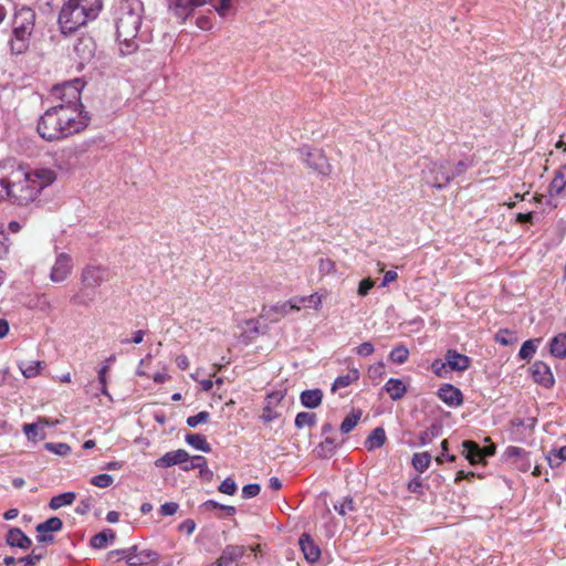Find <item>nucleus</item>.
<instances>
[{
	"mask_svg": "<svg viewBox=\"0 0 566 566\" xmlns=\"http://www.w3.org/2000/svg\"><path fill=\"white\" fill-rule=\"evenodd\" d=\"M102 0H67L61 8L57 24L64 35L95 20L102 10Z\"/></svg>",
	"mask_w": 566,
	"mask_h": 566,
	"instance_id": "obj_4",
	"label": "nucleus"
},
{
	"mask_svg": "<svg viewBox=\"0 0 566 566\" xmlns=\"http://www.w3.org/2000/svg\"><path fill=\"white\" fill-rule=\"evenodd\" d=\"M525 454H526V451L520 447L511 446V447H507L505 450V455L507 458H520Z\"/></svg>",
	"mask_w": 566,
	"mask_h": 566,
	"instance_id": "obj_63",
	"label": "nucleus"
},
{
	"mask_svg": "<svg viewBox=\"0 0 566 566\" xmlns=\"http://www.w3.org/2000/svg\"><path fill=\"white\" fill-rule=\"evenodd\" d=\"M375 352L374 345L370 342H364L355 348L358 356L367 357Z\"/></svg>",
	"mask_w": 566,
	"mask_h": 566,
	"instance_id": "obj_57",
	"label": "nucleus"
},
{
	"mask_svg": "<svg viewBox=\"0 0 566 566\" xmlns=\"http://www.w3.org/2000/svg\"><path fill=\"white\" fill-rule=\"evenodd\" d=\"M359 377L360 373L357 368H349L346 375H340L334 380L331 388L332 392H336L339 389L350 386L352 384L356 382L359 379Z\"/></svg>",
	"mask_w": 566,
	"mask_h": 566,
	"instance_id": "obj_23",
	"label": "nucleus"
},
{
	"mask_svg": "<svg viewBox=\"0 0 566 566\" xmlns=\"http://www.w3.org/2000/svg\"><path fill=\"white\" fill-rule=\"evenodd\" d=\"M207 0H172L170 9L181 19H186L196 8L206 3Z\"/></svg>",
	"mask_w": 566,
	"mask_h": 566,
	"instance_id": "obj_18",
	"label": "nucleus"
},
{
	"mask_svg": "<svg viewBox=\"0 0 566 566\" xmlns=\"http://www.w3.org/2000/svg\"><path fill=\"white\" fill-rule=\"evenodd\" d=\"M44 448L57 455H66L71 451V447L67 443L64 442H46L44 444Z\"/></svg>",
	"mask_w": 566,
	"mask_h": 566,
	"instance_id": "obj_49",
	"label": "nucleus"
},
{
	"mask_svg": "<svg viewBox=\"0 0 566 566\" xmlns=\"http://www.w3.org/2000/svg\"><path fill=\"white\" fill-rule=\"evenodd\" d=\"M472 166H473V159H471V158H465V159H462V160L458 161L455 164L453 170H450V172L452 175V179H454L455 177L461 176L462 174H464Z\"/></svg>",
	"mask_w": 566,
	"mask_h": 566,
	"instance_id": "obj_50",
	"label": "nucleus"
},
{
	"mask_svg": "<svg viewBox=\"0 0 566 566\" xmlns=\"http://www.w3.org/2000/svg\"><path fill=\"white\" fill-rule=\"evenodd\" d=\"M186 442L196 450H200L202 452H210L211 447L207 442L205 436L199 433H188L185 437Z\"/></svg>",
	"mask_w": 566,
	"mask_h": 566,
	"instance_id": "obj_32",
	"label": "nucleus"
},
{
	"mask_svg": "<svg viewBox=\"0 0 566 566\" xmlns=\"http://www.w3.org/2000/svg\"><path fill=\"white\" fill-rule=\"evenodd\" d=\"M45 554L46 549L44 547H35L32 549L31 554L19 558V563H22L23 566H32L43 559Z\"/></svg>",
	"mask_w": 566,
	"mask_h": 566,
	"instance_id": "obj_40",
	"label": "nucleus"
},
{
	"mask_svg": "<svg viewBox=\"0 0 566 566\" xmlns=\"http://www.w3.org/2000/svg\"><path fill=\"white\" fill-rule=\"evenodd\" d=\"M385 371V365L384 363H377L369 367L368 374L370 378L381 377Z\"/></svg>",
	"mask_w": 566,
	"mask_h": 566,
	"instance_id": "obj_62",
	"label": "nucleus"
},
{
	"mask_svg": "<svg viewBox=\"0 0 566 566\" xmlns=\"http://www.w3.org/2000/svg\"><path fill=\"white\" fill-rule=\"evenodd\" d=\"M196 468H200V478L206 481H211L213 478V472L208 469L207 459L202 455H195L191 458L189 464H185L182 470L189 471Z\"/></svg>",
	"mask_w": 566,
	"mask_h": 566,
	"instance_id": "obj_22",
	"label": "nucleus"
},
{
	"mask_svg": "<svg viewBox=\"0 0 566 566\" xmlns=\"http://www.w3.org/2000/svg\"><path fill=\"white\" fill-rule=\"evenodd\" d=\"M210 419V413L208 411H200L199 413L195 416H190L187 418V424L190 428H196L200 423H206Z\"/></svg>",
	"mask_w": 566,
	"mask_h": 566,
	"instance_id": "obj_52",
	"label": "nucleus"
},
{
	"mask_svg": "<svg viewBox=\"0 0 566 566\" xmlns=\"http://www.w3.org/2000/svg\"><path fill=\"white\" fill-rule=\"evenodd\" d=\"M6 543L11 547H19L22 549H28L32 544L25 533L18 527H12L8 531Z\"/></svg>",
	"mask_w": 566,
	"mask_h": 566,
	"instance_id": "obj_20",
	"label": "nucleus"
},
{
	"mask_svg": "<svg viewBox=\"0 0 566 566\" xmlns=\"http://www.w3.org/2000/svg\"><path fill=\"white\" fill-rule=\"evenodd\" d=\"M300 400L305 408H317L322 403L323 391L318 388L304 390L301 392Z\"/></svg>",
	"mask_w": 566,
	"mask_h": 566,
	"instance_id": "obj_24",
	"label": "nucleus"
},
{
	"mask_svg": "<svg viewBox=\"0 0 566 566\" xmlns=\"http://www.w3.org/2000/svg\"><path fill=\"white\" fill-rule=\"evenodd\" d=\"M113 554L118 555L122 559H125L127 565L129 566H142L146 564V558L142 557V553L138 552L137 545H133L132 547L118 549L113 552Z\"/></svg>",
	"mask_w": 566,
	"mask_h": 566,
	"instance_id": "obj_21",
	"label": "nucleus"
},
{
	"mask_svg": "<svg viewBox=\"0 0 566 566\" xmlns=\"http://www.w3.org/2000/svg\"><path fill=\"white\" fill-rule=\"evenodd\" d=\"M441 450H442V451H441V454H440V455H438V457L436 458V461H437L438 463H442V461H443V458H444V457H446V458H447V460H448V461H450V462H454V461H455V459H457V458H455V455H453V454H448V440H443V441L441 442Z\"/></svg>",
	"mask_w": 566,
	"mask_h": 566,
	"instance_id": "obj_59",
	"label": "nucleus"
},
{
	"mask_svg": "<svg viewBox=\"0 0 566 566\" xmlns=\"http://www.w3.org/2000/svg\"><path fill=\"white\" fill-rule=\"evenodd\" d=\"M438 397L450 407H459L463 403L461 390L451 384L443 385L438 391Z\"/></svg>",
	"mask_w": 566,
	"mask_h": 566,
	"instance_id": "obj_15",
	"label": "nucleus"
},
{
	"mask_svg": "<svg viewBox=\"0 0 566 566\" xmlns=\"http://www.w3.org/2000/svg\"><path fill=\"white\" fill-rule=\"evenodd\" d=\"M318 271L323 274H329L335 271V263L331 259H321L318 262Z\"/></svg>",
	"mask_w": 566,
	"mask_h": 566,
	"instance_id": "obj_56",
	"label": "nucleus"
},
{
	"mask_svg": "<svg viewBox=\"0 0 566 566\" xmlns=\"http://www.w3.org/2000/svg\"><path fill=\"white\" fill-rule=\"evenodd\" d=\"M218 490L227 495H233L237 492V483L232 478H227L220 483Z\"/></svg>",
	"mask_w": 566,
	"mask_h": 566,
	"instance_id": "obj_53",
	"label": "nucleus"
},
{
	"mask_svg": "<svg viewBox=\"0 0 566 566\" xmlns=\"http://www.w3.org/2000/svg\"><path fill=\"white\" fill-rule=\"evenodd\" d=\"M84 83L80 78L56 85L53 88V94L59 97L63 105H71L78 108L81 104V91Z\"/></svg>",
	"mask_w": 566,
	"mask_h": 566,
	"instance_id": "obj_8",
	"label": "nucleus"
},
{
	"mask_svg": "<svg viewBox=\"0 0 566 566\" xmlns=\"http://www.w3.org/2000/svg\"><path fill=\"white\" fill-rule=\"evenodd\" d=\"M42 361L40 360H29V361H20L19 369L25 378H32L40 374V369L42 367Z\"/></svg>",
	"mask_w": 566,
	"mask_h": 566,
	"instance_id": "obj_35",
	"label": "nucleus"
},
{
	"mask_svg": "<svg viewBox=\"0 0 566 566\" xmlns=\"http://www.w3.org/2000/svg\"><path fill=\"white\" fill-rule=\"evenodd\" d=\"M422 488H423V484H422V480L420 479V476H416V478H413V479L408 483V490H409L411 493H418V494H421V493H422Z\"/></svg>",
	"mask_w": 566,
	"mask_h": 566,
	"instance_id": "obj_61",
	"label": "nucleus"
},
{
	"mask_svg": "<svg viewBox=\"0 0 566 566\" xmlns=\"http://www.w3.org/2000/svg\"><path fill=\"white\" fill-rule=\"evenodd\" d=\"M113 482V476L107 473L97 474L91 479V483L97 488H108Z\"/></svg>",
	"mask_w": 566,
	"mask_h": 566,
	"instance_id": "obj_51",
	"label": "nucleus"
},
{
	"mask_svg": "<svg viewBox=\"0 0 566 566\" xmlns=\"http://www.w3.org/2000/svg\"><path fill=\"white\" fill-rule=\"evenodd\" d=\"M539 343V339H528L523 343L522 347L518 352V357L521 359L530 360L537 349V344Z\"/></svg>",
	"mask_w": 566,
	"mask_h": 566,
	"instance_id": "obj_43",
	"label": "nucleus"
},
{
	"mask_svg": "<svg viewBox=\"0 0 566 566\" xmlns=\"http://www.w3.org/2000/svg\"><path fill=\"white\" fill-rule=\"evenodd\" d=\"M531 373L534 381L545 388H551L554 386V376L551 370V367L541 360L535 361L531 366Z\"/></svg>",
	"mask_w": 566,
	"mask_h": 566,
	"instance_id": "obj_11",
	"label": "nucleus"
},
{
	"mask_svg": "<svg viewBox=\"0 0 566 566\" xmlns=\"http://www.w3.org/2000/svg\"><path fill=\"white\" fill-rule=\"evenodd\" d=\"M334 510L342 516L355 511V503L350 496L344 497L340 502L334 504Z\"/></svg>",
	"mask_w": 566,
	"mask_h": 566,
	"instance_id": "obj_47",
	"label": "nucleus"
},
{
	"mask_svg": "<svg viewBox=\"0 0 566 566\" xmlns=\"http://www.w3.org/2000/svg\"><path fill=\"white\" fill-rule=\"evenodd\" d=\"M50 422H49L48 419L39 418L38 422L24 423L23 424V432L25 433V436L28 437L29 440H34L36 438V436H38L39 426L41 424L43 427V426H46Z\"/></svg>",
	"mask_w": 566,
	"mask_h": 566,
	"instance_id": "obj_46",
	"label": "nucleus"
},
{
	"mask_svg": "<svg viewBox=\"0 0 566 566\" xmlns=\"http://www.w3.org/2000/svg\"><path fill=\"white\" fill-rule=\"evenodd\" d=\"M421 179L432 188H446L452 180L448 160L428 161L421 170Z\"/></svg>",
	"mask_w": 566,
	"mask_h": 566,
	"instance_id": "obj_6",
	"label": "nucleus"
},
{
	"mask_svg": "<svg viewBox=\"0 0 566 566\" xmlns=\"http://www.w3.org/2000/svg\"><path fill=\"white\" fill-rule=\"evenodd\" d=\"M384 389L386 390V392H388L392 400L401 399L407 391V388L403 385V382L400 379L396 378H389L385 384Z\"/></svg>",
	"mask_w": 566,
	"mask_h": 566,
	"instance_id": "obj_27",
	"label": "nucleus"
},
{
	"mask_svg": "<svg viewBox=\"0 0 566 566\" xmlns=\"http://www.w3.org/2000/svg\"><path fill=\"white\" fill-rule=\"evenodd\" d=\"M35 12L29 7L17 9L12 19V38L9 41L12 54H22L30 46L35 25Z\"/></svg>",
	"mask_w": 566,
	"mask_h": 566,
	"instance_id": "obj_5",
	"label": "nucleus"
},
{
	"mask_svg": "<svg viewBox=\"0 0 566 566\" xmlns=\"http://www.w3.org/2000/svg\"><path fill=\"white\" fill-rule=\"evenodd\" d=\"M298 153L302 160L306 166L323 177H327L332 174V165L327 157L321 149L312 148L304 145L298 148Z\"/></svg>",
	"mask_w": 566,
	"mask_h": 566,
	"instance_id": "obj_7",
	"label": "nucleus"
},
{
	"mask_svg": "<svg viewBox=\"0 0 566 566\" xmlns=\"http://www.w3.org/2000/svg\"><path fill=\"white\" fill-rule=\"evenodd\" d=\"M411 463L416 471L423 473L431 463V454L429 452L415 453Z\"/></svg>",
	"mask_w": 566,
	"mask_h": 566,
	"instance_id": "obj_36",
	"label": "nucleus"
},
{
	"mask_svg": "<svg viewBox=\"0 0 566 566\" xmlns=\"http://www.w3.org/2000/svg\"><path fill=\"white\" fill-rule=\"evenodd\" d=\"M546 458L552 468L560 465L563 461H566V446L551 450Z\"/></svg>",
	"mask_w": 566,
	"mask_h": 566,
	"instance_id": "obj_45",
	"label": "nucleus"
},
{
	"mask_svg": "<svg viewBox=\"0 0 566 566\" xmlns=\"http://www.w3.org/2000/svg\"><path fill=\"white\" fill-rule=\"evenodd\" d=\"M75 499L76 494L74 492L61 493L50 500L49 507L51 510H59L62 506L71 505Z\"/></svg>",
	"mask_w": 566,
	"mask_h": 566,
	"instance_id": "obj_34",
	"label": "nucleus"
},
{
	"mask_svg": "<svg viewBox=\"0 0 566 566\" xmlns=\"http://www.w3.org/2000/svg\"><path fill=\"white\" fill-rule=\"evenodd\" d=\"M316 420L317 418L315 413L302 411L296 415L294 423L298 429H302L304 427L312 428L316 424Z\"/></svg>",
	"mask_w": 566,
	"mask_h": 566,
	"instance_id": "obj_42",
	"label": "nucleus"
},
{
	"mask_svg": "<svg viewBox=\"0 0 566 566\" xmlns=\"http://www.w3.org/2000/svg\"><path fill=\"white\" fill-rule=\"evenodd\" d=\"M116 360L115 355H111L107 357L104 361V365L98 370V382L101 385V394L109 397V392L107 390V371L109 369L111 364H113Z\"/></svg>",
	"mask_w": 566,
	"mask_h": 566,
	"instance_id": "obj_33",
	"label": "nucleus"
},
{
	"mask_svg": "<svg viewBox=\"0 0 566 566\" xmlns=\"http://www.w3.org/2000/svg\"><path fill=\"white\" fill-rule=\"evenodd\" d=\"M88 123L90 117L80 108L59 104L40 117L36 130L43 139L54 142L84 130Z\"/></svg>",
	"mask_w": 566,
	"mask_h": 566,
	"instance_id": "obj_2",
	"label": "nucleus"
},
{
	"mask_svg": "<svg viewBox=\"0 0 566 566\" xmlns=\"http://www.w3.org/2000/svg\"><path fill=\"white\" fill-rule=\"evenodd\" d=\"M63 527V522L57 516H52L45 522L36 525L35 530L38 533L59 532Z\"/></svg>",
	"mask_w": 566,
	"mask_h": 566,
	"instance_id": "obj_37",
	"label": "nucleus"
},
{
	"mask_svg": "<svg viewBox=\"0 0 566 566\" xmlns=\"http://www.w3.org/2000/svg\"><path fill=\"white\" fill-rule=\"evenodd\" d=\"M549 352L556 358L566 357V332L554 336L549 344Z\"/></svg>",
	"mask_w": 566,
	"mask_h": 566,
	"instance_id": "obj_29",
	"label": "nucleus"
},
{
	"mask_svg": "<svg viewBox=\"0 0 566 566\" xmlns=\"http://www.w3.org/2000/svg\"><path fill=\"white\" fill-rule=\"evenodd\" d=\"M494 340L501 345L507 346L515 344L518 338L515 332L502 328L494 335Z\"/></svg>",
	"mask_w": 566,
	"mask_h": 566,
	"instance_id": "obj_41",
	"label": "nucleus"
},
{
	"mask_svg": "<svg viewBox=\"0 0 566 566\" xmlns=\"http://www.w3.org/2000/svg\"><path fill=\"white\" fill-rule=\"evenodd\" d=\"M386 442V432L382 427L375 428L365 440V448L373 451L381 448Z\"/></svg>",
	"mask_w": 566,
	"mask_h": 566,
	"instance_id": "obj_25",
	"label": "nucleus"
},
{
	"mask_svg": "<svg viewBox=\"0 0 566 566\" xmlns=\"http://www.w3.org/2000/svg\"><path fill=\"white\" fill-rule=\"evenodd\" d=\"M566 187V165L556 170L553 180L548 186L549 196L559 195Z\"/></svg>",
	"mask_w": 566,
	"mask_h": 566,
	"instance_id": "obj_26",
	"label": "nucleus"
},
{
	"mask_svg": "<svg viewBox=\"0 0 566 566\" xmlns=\"http://www.w3.org/2000/svg\"><path fill=\"white\" fill-rule=\"evenodd\" d=\"M375 282L371 279H364L360 281L358 286V294L360 296H366L368 292L374 287Z\"/></svg>",
	"mask_w": 566,
	"mask_h": 566,
	"instance_id": "obj_60",
	"label": "nucleus"
},
{
	"mask_svg": "<svg viewBox=\"0 0 566 566\" xmlns=\"http://www.w3.org/2000/svg\"><path fill=\"white\" fill-rule=\"evenodd\" d=\"M190 459L189 453L184 449L166 452L155 461L157 468H169L176 464L187 463Z\"/></svg>",
	"mask_w": 566,
	"mask_h": 566,
	"instance_id": "obj_14",
	"label": "nucleus"
},
{
	"mask_svg": "<svg viewBox=\"0 0 566 566\" xmlns=\"http://www.w3.org/2000/svg\"><path fill=\"white\" fill-rule=\"evenodd\" d=\"M109 280V270L103 265H86L81 273V281L85 287L96 289Z\"/></svg>",
	"mask_w": 566,
	"mask_h": 566,
	"instance_id": "obj_9",
	"label": "nucleus"
},
{
	"mask_svg": "<svg viewBox=\"0 0 566 566\" xmlns=\"http://www.w3.org/2000/svg\"><path fill=\"white\" fill-rule=\"evenodd\" d=\"M233 0H209L221 18H226L231 10Z\"/></svg>",
	"mask_w": 566,
	"mask_h": 566,
	"instance_id": "obj_48",
	"label": "nucleus"
},
{
	"mask_svg": "<svg viewBox=\"0 0 566 566\" xmlns=\"http://www.w3.org/2000/svg\"><path fill=\"white\" fill-rule=\"evenodd\" d=\"M298 544L307 562L315 563L321 557V548L308 534H302Z\"/></svg>",
	"mask_w": 566,
	"mask_h": 566,
	"instance_id": "obj_16",
	"label": "nucleus"
},
{
	"mask_svg": "<svg viewBox=\"0 0 566 566\" xmlns=\"http://www.w3.org/2000/svg\"><path fill=\"white\" fill-rule=\"evenodd\" d=\"M337 449L335 439L326 437L316 448L315 453L317 458L328 459L334 455Z\"/></svg>",
	"mask_w": 566,
	"mask_h": 566,
	"instance_id": "obj_31",
	"label": "nucleus"
},
{
	"mask_svg": "<svg viewBox=\"0 0 566 566\" xmlns=\"http://www.w3.org/2000/svg\"><path fill=\"white\" fill-rule=\"evenodd\" d=\"M144 6L140 0H118L113 9L116 40L122 55L135 53L139 43L137 34L142 24Z\"/></svg>",
	"mask_w": 566,
	"mask_h": 566,
	"instance_id": "obj_3",
	"label": "nucleus"
},
{
	"mask_svg": "<svg viewBox=\"0 0 566 566\" xmlns=\"http://www.w3.org/2000/svg\"><path fill=\"white\" fill-rule=\"evenodd\" d=\"M261 491V486L258 483H250L242 488V497L251 499L256 496Z\"/></svg>",
	"mask_w": 566,
	"mask_h": 566,
	"instance_id": "obj_54",
	"label": "nucleus"
},
{
	"mask_svg": "<svg viewBox=\"0 0 566 566\" xmlns=\"http://www.w3.org/2000/svg\"><path fill=\"white\" fill-rule=\"evenodd\" d=\"M95 51L96 43L92 36L84 35L76 40L74 52L82 64L90 62L94 57Z\"/></svg>",
	"mask_w": 566,
	"mask_h": 566,
	"instance_id": "obj_12",
	"label": "nucleus"
},
{
	"mask_svg": "<svg viewBox=\"0 0 566 566\" xmlns=\"http://www.w3.org/2000/svg\"><path fill=\"white\" fill-rule=\"evenodd\" d=\"M441 434V426L438 423H432L429 428L422 431L419 436V444L427 446L432 442V440Z\"/></svg>",
	"mask_w": 566,
	"mask_h": 566,
	"instance_id": "obj_38",
	"label": "nucleus"
},
{
	"mask_svg": "<svg viewBox=\"0 0 566 566\" xmlns=\"http://www.w3.org/2000/svg\"><path fill=\"white\" fill-rule=\"evenodd\" d=\"M284 394L282 391H273L266 395L265 406L261 419L264 422H271L280 417V413L275 410V407L283 400Z\"/></svg>",
	"mask_w": 566,
	"mask_h": 566,
	"instance_id": "obj_13",
	"label": "nucleus"
},
{
	"mask_svg": "<svg viewBox=\"0 0 566 566\" xmlns=\"http://www.w3.org/2000/svg\"><path fill=\"white\" fill-rule=\"evenodd\" d=\"M245 551L247 548L243 545H227L218 560L222 566H231L232 563L243 557Z\"/></svg>",
	"mask_w": 566,
	"mask_h": 566,
	"instance_id": "obj_19",
	"label": "nucleus"
},
{
	"mask_svg": "<svg viewBox=\"0 0 566 566\" xmlns=\"http://www.w3.org/2000/svg\"><path fill=\"white\" fill-rule=\"evenodd\" d=\"M179 509V505L178 503L176 502H166L164 503L160 509H159V513L161 516H171V515H175L177 513Z\"/></svg>",
	"mask_w": 566,
	"mask_h": 566,
	"instance_id": "obj_55",
	"label": "nucleus"
},
{
	"mask_svg": "<svg viewBox=\"0 0 566 566\" xmlns=\"http://www.w3.org/2000/svg\"><path fill=\"white\" fill-rule=\"evenodd\" d=\"M361 410H353L340 423V431L346 434L349 433L358 423L361 417Z\"/></svg>",
	"mask_w": 566,
	"mask_h": 566,
	"instance_id": "obj_39",
	"label": "nucleus"
},
{
	"mask_svg": "<svg viewBox=\"0 0 566 566\" xmlns=\"http://www.w3.org/2000/svg\"><path fill=\"white\" fill-rule=\"evenodd\" d=\"M56 179L52 169L29 170L15 159L0 163V200L8 199L18 206L33 202L41 190Z\"/></svg>",
	"mask_w": 566,
	"mask_h": 566,
	"instance_id": "obj_1",
	"label": "nucleus"
},
{
	"mask_svg": "<svg viewBox=\"0 0 566 566\" xmlns=\"http://www.w3.org/2000/svg\"><path fill=\"white\" fill-rule=\"evenodd\" d=\"M462 447L467 452L465 458L471 464H476L482 460V448L476 442L464 440Z\"/></svg>",
	"mask_w": 566,
	"mask_h": 566,
	"instance_id": "obj_30",
	"label": "nucleus"
},
{
	"mask_svg": "<svg viewBox=\"0 0 566 566\" xmlns=\"http://www.w3.org/2000/svg\"><path fill=\"white\" fill-rule=\"evenodd\" d=\"M196 528V523L193 520H185L182 523L179 524V531L185 532L186 534L190 535L193 533Z\"/></svg>",
	"mask_w": 566,
	"mask_h": 566,
	"instance_id": "obj_64",
	"label": "nucleus"
},
{
	"mask_svg": "<svg viewBox=\"0 0 566 566\" xmlns=\"http://www.w3.org/2000/svg\"><path fill=\"white\" fill-rule=\"evenodd\" d=\"M409 349L405 345L395 346L390 354L389 359L396 364H403L408 360Z\"/></svg>",
	"mask_w": 566,
	"mask_h": 566,
	"instance_id": "obj_44",
	"label": "nucleus"
},
{
	"mask_svg": "<svg viewBox=\"0 0 566 566\" xmlns=\"http://www.w3.org/2000/svg\"><path fill=\"white\" fill-rule=\"evenodd\" d=\"M305 303L306 298H304V296L293 297L290 301L284 302L283 307H289L291 311H298L301 305H304Z\"/></svg>",
	"mask_w": 566,
	"mask_h": 566,
	"instance_id": "obj_58",
	"label": "nucleus"
},
{
	"mask_svg": "<svg viewBox=\"0 0 566 566\" xmlns=\"http://www.w3.org/2000/svg\"><path fill=\"white\" fill-rule=\"evenodd\" d=\"M447 366L451 370L464 371L470 367L471 359L467 355L458 353L455 349H448L444 356Z\"/></svg>",
	"mask_w": 566,
	"mask_h": 566,
	"instance_id": "obj_17",
	"label": "nucleus"
},
{
	"mask_svg": "<svg viewBox=\"0 0 566 566\" xmlns=\"http://www.w3.org/2000/svg\"><path fill=\"white\" fill-rule=\"evenodd\" d=\"M73 260L67 253H60L50 272V280L54 283L64 282L71 274Z\"/></svg>",
	"mask_w": 566,
	"mask_h": 566,
	"instance_id": "obj_10",
	"label": "nucleus"
},
{
	"mask_svg": "<svg viewBox=\"0 0 566 566\" xmlns=\"http://www.w3.org/2000/svg\"><path fill=\"white\" fill-rule=\"evenodd\" d=\"M116 537V534L111 528H105L102 532L92 536L90 544L93 548L102 549L107 546L109 542H113Z\"/></svg>",
	"mask_w": 566,
	"mask_h": 566,
	"instance_id": "obj_28",
	"label": "nucleus"
}]
</instances>
